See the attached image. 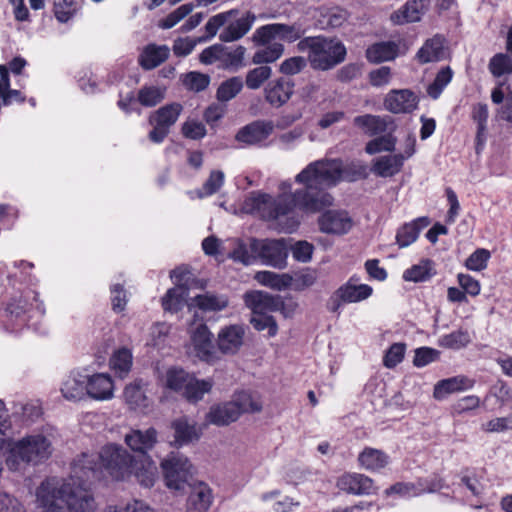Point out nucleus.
Wrapping results in <instances>:
<instances>
[{"instance_id": "nucleus-1", "label": "nucleus", "mask_w": 512, "mask_h": 512, "mask_svg": "<svg viewBox=\"0 0 512 512\" xmlns=\"http://www.w3.org/2000/svg\"><path fill=\"white\" fill-rule=\"evenodd\" d=\"M104 472L115 480L134 475L147 488L154 485L158 475L146 450H87L72 463L68 479L47 478L39 485V512H96L91 485L104 478Z\"/></svg>"}, {"instance_id": "nucleus-2", "label": "nucleus", "mask_w": 512, "mask_h": 512, "mask_svg": "<svg viewBox=\"0 0 512 512\" xmlns=\"http://www.w3.org/2000/svg\"><path fill=\"white\" fill-rule=\"evenodd\" d=\"M365 176L366 166L358 160L343 162L341 159L322 158L310 162L296 174L295 182L302 188L292 191V182L282 181L278 185L277 197L252 193L245 199L243 209L264 220L276 221L280 231L292 233L299 226L296 209L308 214L318 213L334 203V197L325 189Z\"/></svg>"}, {"instance_id": "nucleus-3", "label": "nucleus", "mask_w": 512, "mask_h": 512, "mask_svg": "<svg viewBox=\"0 0 512 512\" xmlns=\"http://www.w3.org/2000/svg\"><path fill=\"white\" fill-rule=\"evenodd\" d=\"M60 435L50 426L20 435L11 426L5 403L0 400V448H50L59 445Z\"/></svg>"}, {"instance_id": "nucleus-4", "label": "nucleus", "mask_w": 512, "mask_h": 512, "mask_svg": "<svg viewBox=\"0 0 512 512\" xmlns=\"http://www.w3.org/2000/svg\"><path fill=\"white\" fill-rule=\"evenodd\" d=\"M299 52H307L312 67L326 71L345 60L347 51L344 44L336 38L324 36L304 37L297 43Z\"/></svg>"}, {"instance_id": "nucleus-5", "label": "nucleus", "mask_w": 512, "mask_h": 512, "mask_svg": "<svg viewBox=\"0 0 512 512\" xmlns=\"http://www.w3.org/2000/svg\"><path fill=\"white\" fill-rule=\"evenodd\" d=\"M256 15L252 11L240 12L231 9L212 16L205 24L208 38H214L221 27L219 39L222 42H235L243 38L253 27Z\"/></svg>"}, {"instance_id": "nucleus-6", "label": "nucleus", "mask_w": 512, "mask_h": 512, "mask_svg": "<svg viewBox=\"0 0 512 512\" xmlns=\"http://www.w3.org/2000/svg\"><path fill=\"white\" fill-rule=\"evenodd\" d=\"M45 313L44 304L38 300V293L27 289L11 298L5 310V328L17 332L28 325L33 318H39Z\"/></svg>"}, {"instance_id": "nucleus-7", "label": "nucleus", "mask_w": 512, "mask_h": 512, "mask_svg": "<svg viewBox=\"0 0 512 512\" xmlns=\"http://www.w3.org/2000/svg\"><path fill=\"white\" fill-rule=\"evenodd\" d=\"M261 403L246 391L235 393L230 401L219 403L210 407L206 414V421L216 426L229 425L235 422L243 413L258 412Z\"/></svg>"}, {"instance_id": "nucleus-8", "label": "nucleus", "mask_w": 512, "mask_h": 512, "mask_svg": "<svg viewBox=\"0 0 512 512\" xmlns=\"http://www.w3.org/2000/svg\"><path fill=\"white\" fill-rule=\"evenodd\" d=\"M174 287L167 290L161 298L162 308L166 312L177 313L185 306L189 309L193 308V298L189 302V289L191 286L192 275L182 267L176 268L170 273Z\"/></svg>"}, {"instance_id": "nucleus-9", "label": "nucleus", "mask_w": 512, "mask_h": 512, "mask_svg": "<svg viewBox=\"0 0 512 512\" xmlns=\"http://www.w3.org/2000/svg\"><path fill=\"white\" fill-rule=\"evenodd\" d=\"M250 249L256 253L257 260L262 264L275 269H285L289 255V244L281 239H256L250 240Z\"/></svg>"}, {"instance_id": "nucleus-10", "label": "nucleus", "mask_w": 512, "mask_h": 512, "mask_svg": "<svg viewBox=\"0 0 512 512\" xmlns=\"http://www.w3.org/2000/svg\"><path fill=\"white\" fill-rule=\"evenodd\" d=\"M245 53L246 48L241 45L214 44L200 53L199 61L205 65L217 63L223 69L237 71L244 66Z\"/></svg>"}, {"instance_id": "nucleus-11", "label": "nucleus", "mask_w": 512, "mask_h": 512, "mask_svg": "<svg viewBox=\"0 0 512 512\" xmlns=\"http://www.w3.org/2000/svg\"><path fill=\"white\" fill-rule=\"evenodd\" d=\"M161 468L167 487L174 490L184 489L185 484L189 483L194 473V467L188 458L178 451H171L162 460Z\"/></svg>"}, {"instance_id": "nucleus-12", "label": "nucleus", "mask_w": 512, "mask_h": 512, "mask_svg": "<svg viewBox=\"0 0 512 512\" xmlns=\"http://www.w3.org/2000/svg\"><path fill=\"white\" fill-rule=\"evenodd\" d=\"M306 29L300 22L293 24L272 23L263 25L255 30L252 40L256 45H265L276 39L287 43L302 40Z\"/></svg>"}, {"instance_id": "nucleus-13", "label": "nucleus", "mask_w": 512, "mask_h": 512, "mask_svg": "<svg viewBox=\"0 0 512 512\" xmlns=\"http://www.w3.org/2000/svg\"><path fill=\"white\" fill-rule=\"evenodd\" d=\"M188 353L207 363H215L218 351L213 343V334L206 324L200 323L190 328Z\"/></svg>"}, {"instance_id": "nucleus-14", "label": "nucleus", "mask_w": 512, "mask_h": 512, "mask_svg": "<svg viewBox=\"0 0 512 512\" xmlns=\"http://www.w3.org/2000/svg\"><path fill=\"white\" fill-rule=\"evenodd\" d=\"M183 107L179 103H171L162 106L149 117L153 129L149 132V140L153 143H162L169 134L170 128L181 115Z\"/></svg>"}, {"instance_id": "nucleus-15", "label": "nucleus", "mask_w": 512, "mask_h": 512, "mask_svg": "<svg viewBox=\"0 0 512 512\" xmlns=\"http://www.w3.org/2000/svg\"><path fill=\"white\" fill-rule=\"evenodd\" d=\"M373 294V288L368 284L358 283L353 276L342 284L330 298V310L337 312L343 304L362 302Z\"/></svg>"}, {"instance_id": "nucleus-16", "label": "nucleus", "mask_w": 512, "mask_h": 512, "mask_svg": "<svg viewBox=\"0 0 512 512\" xmlns=\"http://www.w3.org/2000/svg\"><path fill=\"white\" fill-rule=\"evenodd\" d=\"M321 232L333 235L348 233L353 227V220L345 210H327L318 218Z\"/></svg>"}, {"instance_id": "nucleus-17", "label": "nucleus", "mask_w": 512, "mask_h": 512, "mask_svg": "<svg viewBox=\"0 0 512 512\" xmlns=\"http://www.w3.org/2000/svg\"><path fill=\"white\" fill-rule=\"evenodd\" d=\"M50 455V450H8L5 461L11 471H22L44 462Z\"/></svg>"}, {"instance_id": "nucleus-18", "label": "nucleus", "mask_w": 512, "mask_h": 512, "mask_svg": "<svg viewBox=\"0 0 512 512\" xmlns=\"http://www.w3.org/2000/svg\"><path fill=\"white\" fill-rule=\"evenodd\" d=\"M173 431L171 444L178 446H189L195 444L201 436V429L197 423L188 416H180L170 424Z\"/></svg>"}, {"instance_id": "nucleus-19", "label": "nucleus", "mask_w": 512, "mask_h": 512, "mask_svg": "<svg viewBox=\"0 0 512 512\" xmlns=\"http://www.w3.org/2000/svg\"><path fill=\"white\" fill-rule=\"evenodd\" d=\"M418 103V96L409 89L391 90L384 99L385 109L394 114L411 113Z\"/></svg>"}, {"instance_id": "nucleus-20", "label": "nucleus", "mask_w": 512, "mask_h": 512, "mask_svg": "<svg viewBox=\"0 0 512 512\" xmlns=\"http://www.w3.org/2000/svg\"><path fill=\"white\" fill-rule=\"evenodd\" d=\"M295 83L286 77H278L264 88V98L272 107L279 108L285 105L294 93Z\"/></svg>"}, {"instance_id": "nucleus-21", "label": "nucleus", "mask_w": 512, "mask_h": 512, "mask_svg": "<svg viewBox=\"0 0 512 512\" xmlns=\"http://www.w3.org/2000/svg\"><path fill=\"white\" fill-rule=\"evenodd\" d=\"M123 399L130 409L144 412L152 405L148 395V383L142 379H135L127 384L123 390Z\"/></svg>"}, {"instance_id": "nucleus-22", "label": "nucleus", "mask_w": 512, "mask_h": 512, "mask_svg": "<svg viewBox=\"0 0 512 512\" xmlns=\"http://www.w3.org/2000/svg\"><path fill=\"white\" fill-rule=\"evenodd\" d=\"M273 130L274 125L271 121H255L240 129L236 139L246 145L264 146Z\"/></svg>"}, {"instance_id": "nucleus-23", "label": "nucleus", "mask_w": 512, "mask_h": 512, "mask_svg": "<svg viewBox=\"0 0 512 512\" xmlns=\"http://www.w3.org/2000/svg\"><path fill=\"white\" fill-rule=\"evenodd\" d=\"M114 381L108 373L87 375L86 395L97 401H107L114 397Z\"/></svg>"}, {"instance_id": "nucleus-24", "label": "nucleus", "mask_w": 512, "mask_h": 512, "mask_svg": "<svg viewBox=\"0 0 512 512\" xmlns=\"http://www.w3.org/2000/svg\"><path fill=\"white\" fill-rule=\"evenodd\" d=\"M244 335L245 330L242 325L233 324L222 327L217 335V350L223 354L237 353L243 345Z\"/></svg>"}, {"instance_id": "nucleus-25", "label": "nucleus", "mask_w": 512, "mask_h": 512, "mask_svg": "<svg viewBox=\"0 0 512 512\" xmlns=\"http://www.w3.org/2000/svg\"><path fill=\"white\" fill-rule=\"evenodd\" d=\"M337 486L342 491L354 495H370L377 492L373 479L361 473H345L338 479Z\"/></svg>"}, {"instance_id": "nucleus-26", "label": "nucleus", "mask_w": 512, "mask_h": 512, "mask_svg": "<svg viewBox=\"0 0 512 512\" xmlns=\"http://www.w3.org/2000/svg\"><path fill=\"white\" fill-rule=\"evenodd\" d=\"M87 375L80 371H71L61 384V394L68 401L82 400L86 395Z\"/></svg>"}, {"instance_id": "nucleus-27", "label": "nucleus", "mask_w": 512, "mask_h": 512, "mask_svg": "<svg viewBox=\"0 0 512 512\" xmlns=\"http://www.w3.org/2000/svg\"><path fill=\"white\" fill-rule=\"evenodd\" d=\"M430 0H411L408 1L401 9L394 12L390 19L396 25H402L410 22H417L422 15L428 10Z\"/></svg>"}, {"instance_id": "nucleus-28", "label": "nucleus", "mask_w": 512, "mask_h": 512, "mask_svg": "<svg viewBox=\"0 0 512 512\" xmlns=\"http://www.w3.org/2000/svg\"><path fill=\"white\" fill-rule=\"evenodd\" d=\"M474 385L475 380L463 375L443 379L434 386L433 396L441 400L449 394L472 389Z\"/></svg>"}, {"instance_id": "nucleus-29", "label": "nucleus", "mask_w": 512, "mask_h": 512, "mask_svg": "<svg viewBox=\"0 0 512 512\" xmlns=\"http://www.w3.org/2000/svg\"><path fill=\"white\" fill-rule=\"evenodd\" d=\"M245 305L253 312V315L275 311L278 302L272 295L263 291H248L244 294Z\"/></svg>"}, {"instance_id": "nucleus-30", "label": "nucleus", "mask_w": 512, "mask_h": 512, "mask_svg": "<svg viewBox=\"0 0 512 512\" xmlns=\"http://www.w3.org/2000/svg\"><path fill=\"white\" fill-rule=\"evenodd\" d=\"M214 386L212 378H198L195 374H191L183 395V398L189 403H198L209 394Z\"/></svg>"}, {"instance_id": "nucleus-31", "label": "nucleus", "mask_w": 512, "mask_h": 512, "mask_svg": "<svg viewBox=\"0 0 512 512\" xmlns=\"http://www.w3.org/2000/svg\"><path fill=\"white\" fill-rule=\"evenodd\" d=\"M212 503L211 489L207 484L199 482L195 485L187 499V512H207Z\"/></svg>"}, {"instance_id": "nucleus-32", "label": "nucleus", "mask_w": 512, "mask_h": 512, "mask_svg": "<svg viewBox=\"0 0 512 512\" xmlns=\"http://www.w3.org/2000/svg\"><path fill=\"white\" fill-rule=\"evenodd\" d=\"M429 225L427 217H419L401 226L396 234V243L400 248L413 244L419 237L420 232Z\"/></svg>"}, {"instance_id": "nucleus-33", "label": "nucleus", "mask_w": 512, "mask_h": 512, "mask_svg": "<svg viewBox=\"0 0 512 512\" xmlns=\"http://www.w3.org/2000/svg\"><path fill=\"white\" fill-rule=\"evenodd\" d=\"M123 437L128 448H152L158 443V432L153 427L145 430L131 429Z\"/></svg>"}, {"instance_id": "nucleus-34", "label": "nucleus", "mask_w": 512, "mask_h": 512, "mask_svg": "<svg viewBox=\"0 0 512 512\" xmlns=\"http://www.w3.org/2000/svg\"><path fill=\"white\" fill-rule=\"evenodd\" d=\"M170 49L166 45H147L139 56V63L145 70H151L163 63L169 56Z\"/></svg>"}, {"instance_id": "nucleus-35", "label": "nucleus", "mask_w": 512, "mask_h": 512, "mask_svg": "<svg viewBox=\"0 0 512 512\" xmlns=\"http://www.w3.org/2000/svg\"><path fill=\"white\" fill-rule=\"evenodd\" d=\"M228 304V297L223 294L205 292L193 297V307H197L203 312H219L224 310Z\"/></svg>"}, {"instance_id": "nucleus-36", "label": "nucleus", "mask_w": 512, "mask_h": 512, "mask_svg": "<svg viewBox=\"0 0 512 512\" xmlns=\"http://www.w3.org/2000/svg\"><path fill=\"white\" fill-rule=\"evenodd\" d=\"M404 162L398 154L381 156L373 161L372 172L380 177H392L401 171Z\"/></svg>"}, {"instance_id": "nucleus-37", "label": "nucleus", "mask_w": 512, "mask_h": 512, "mask_svg": "<svg viewBox=\"0 0 512 512\" xmlns=\"http://www.w3.org/2000/svg\"><path fill=\"white\" fill-rule=\"evenodd\" d=\"M191 374L192 373L187 372L183 368L170 367L163 375L162 382L165 388L178 393L183 397Z\"/></svg>"}, {"instance_id": "nucleus-38", "label": "nucleus", "mask_w": 512, "mask_h": 512, "mask_svg": "<svg viewBox=\"0 0 512 512\" xmlns=\"http://www.w3.org/2000/svg\"><path fill=\"white\" fill-rule=\"evenodd\" d=\"M444 56V38L439 35L428 39L417 53V58L421 63L439 61Z\"/></svg>"}, {"instance_id": "nucleus-39", "label": "nucleus", "mask_w": 512, "mask_h": 512, "mask_svg": "<svg viewBox=\"0 0 512 512\" xmlns=\"http://www.w3.org/2000/svg\"><path fill=\"white\" fill-rule=\"evenodd\" d=\"M397 55L398 45L392 41L375 43L366 50V58L371 63L390 61Z\"/></svg>"}, {"instance_id": "nucleus-40", "label": "nucleus", "mask_w": 512, "mask_h": 512, "mask_svg": "<svg viewBox=\"0 0 512 512\" xmlns=\"http://www.w3.org/2000/svg\"><path fill=\"white\" fill-rule=\"evenodd\" d=\"M354 125L361 129L365 134L374 136L387 130V117L366 114L354 118Z\"/></svg>"}, {"instance_id": "nucleus-41", "label": "nucleus", "mask_w": 512, "mask_h": 512, "mask_svg": "<svg viewBox=\"0 0 512 512\" xmlns=\"http://www.w3.org/2000/svg\"><path fill=\"white\" fill-rule=\"evenodd\" d=\"M133 364V355L130 349L120 348L116 350L109 360L110 369L120 378L128 375Z\"/></svg>"}, {"instance_id": "nucleus-42", "label": "nucleus", "mask_w": 512, "mask_h": 512, "mask_svg": "<svg viewBox=\"0 0 512 512\" xmlns=\"http://www.w3.org/2000/svg\"><path fill=\"white\" fill-rule=\"evenodd\" d=\"M264 48L258 49L252 56V63L255 65H267L280 59L285 47L280 42H270L264 45Z\"/></svg>"}, {"instance_id": "nucleus-43", "label": "nucleus", "mask_w": 512, "mask_h": 512, "mask_svg": "<svg viewBox=\"0 0 512 512\" xmlns=\"http://www.w3.org/2000/svg\"><path fill=\"white\" fill-rule=\"evenodd\" d=\"M358 462L362 468L375 472L387 466L389 457L382 450H362Z\"/></svg>"}, {"instance_id": "nucleus-44", "label": "nucleus", "mask_w": 512, "mask_h": 512, "mask_svg": "<svg viewBox=\"0 0 512 512\" xmlns=\"http://www.w3.org/2000/svg\"><path fill=\"white\" fill-rule=\"evenodd\" d=\"M254 279L263 286L282 291L290 287L291 275L287 273L278 274L272 271H259L255 274Z\"/></svg>"}, {"instance_id": "nucleus-45", "label": "nucleus", "mask_w": 512, "mask_h": 512, "mask_svg": "<svg viewBox=\"0 0 512 512\" xmlns=\"http://www.w3.org/2000/svg\"><path fill=\"white\" fill-rule=\"evenodd\" d=\"M170 330L171 326L165 322L153 324L149 328L146 345L156 349H163L168 343Z\"/></svg>"}, {"instance_id": "nucleus-46", "label": "nucleus", "mask_w": 512, "mask_h": 512, "mask_svg": "<svg viewBox=\"0 0 512 512\" xmlns=\"http://www.w3.org/2000/svg\"><path fill=\"white\" fill-rule=\"evenodd\" d=\"M272 76V68L268 65H258L250 69L245 76V85L250 90H257Z\"/></svg>"}, {"instance_id": "nucleus-47", "label": "nucleus", "mask_w": 512, "mask_h": 512, "mask_svg": "<svg viewBox=\"0 0 512 512\" xmlns=\"http://www.w3.org/2000/svg\"><path fill=\"white\" fill-rule=\"evenodd\" d=\"M243 85V80L239 76L231 77L219 85L216 97L220 102H228L241 92Z\"/></svg>"}, {"instance_id": "nucleus-48", "label": "nucleus", "mask_w": 512, "mask_h": 512, "mask_svg": "<svg viewBox=\"0 0 512 512\" xmlns=\"http://www.w3.org/2000/svg\"><path fill=\"white\" fill-rule=\"evenodd\" d=\"M166 88L161 86H143L137 94L138 102L145 107H153L165 98Z\"/></svg>"}, {"instance_id": "nucleus-49", "label": "nucleus", "mask_w": 512, "mask_h": 512, "mask_svg": "<svg viewBox=\"0 0 512 512\" xmlns=\"http://www.w3.org/2000/svg\"><path fill=\"white\" fill-rule=\"evenodd\" d=\"M224 184V173L220 170H214L209 178L203 184L201 189L190 192L191 198H204L215 194Z\"/></svg>"}, {"instance_id": "nucleus-50", "label": "nucleus", "mask_w": 512, "mask_h": 512, "mask_svg": "<svg viewBox=\"0 0 512 512\" xmlns=\"http://www.w3.org/2000/svg\"><path fill=\"white\" fill-rule=\"evenodd\" d=\"M308 61L303 56H292L284 59L278 66V72L283 76H295L304 71L308 65Z\"/></svg>"}, {"instance_id": "nucleus-51", "label": "nucleus", "mask_w": 512, "mask_h": 512, "mask_svg": "<svg viewBox=\"0 0 512 512\" xmlns=\"http://www.w3.org/2000/svg\"><path fill=\"white\" fill-rule=\"evenodd\" d=\"M453 72L450 67L442 68L436 75L434 81L428 86L427 94L437 99L441 95L444 88L451 82Z\"/></svg>"}, {"instance_id": "nucleus-52", "label": "nucleus", "mask_w": 512, "mask_h": 512, "mask_svg": "<svg viewBox=\"0 0 512 512\" xmlns=\"http://www.w3.org/2000/svg\"><path fill=\"white\" fill-rule=\"evenodd\" d=\"M211 39L212 38H208L207 33L206 36L198 38L180 37L174 41L172 50L176 56L185 57L194 50L197 44L206 42Z\"/></svg>"}, {"instance_id": "nucleus-53", "label": "nucleus", "mask_w": 512, "mask_h": 512, "mask_svg": "<svg viewBox=\"0 0 512 512\" xmlns=\"http://www.w3.org/2000/svg\"><path fill=\"white\" fill-rule=\"evenodd\" d=\"M318 279L317 272L313 269L307 268L294 276L291 275L290 287L296 291H303L313 286Z\"/></svg>"}, {"instance_id": "nucleus-54", "label": "nucleus", "mask_w": 512, "mask_h": 512, "mask_svg": "<svg viewBox=\"0 0 512 512\" xmlns=\"http://www.w3.org/2000/svg\"><path fill=\"white\" fill-rule=\"evenodd\" d=\"M432 276V267L430 261H422L417 265L412 266L403 273V278L406 281L422 282Z\"/></svg>"}, {"instance_id": "nucleus-55", "label": "nucleus", "mask_w": 512, "mask_h": 512, "mask_svg": "<svg viewBox=\"0 0 512 512\" xmlns=\"http://www.w3.org/2000/svg\"><path fill=\"white\" fill-rule=\"evenodd\" d=\"M396 139L390 135H384L376 137L370 140L365 147V151L370 154H376L380 152H391L395 149Z\"/></svg>"}, {"instance_id": "nucleus-56", "label": "nucleus", "mask_w": 512, "mask_h": 512, "mask_svg": "<svg viewBox=\"0 0 512 512\" xmlns=\"http://www.w3.org/2000/svg\"><path fill=\"white\" fill-rule=\"evenodd\" d=\"M470 342V336L468 332L457 330L450 334H446L440 337L439 345L449 349H461Z\"/></svg>"}, {"instance_id": "nucleus-57", "label": "nucleus", "mask_w": 512, "mask_h": 512, "mask_svg": "<svg viewBox=\"0 0 512 512\" xmlns=\"http://www.w3.org/2000/svg\"><path fill=\"white\" fill-rule=\"evenodd\" d=\"M54 14L59 22H68L77 12L78 4L75 0H53Z\"/></svg>"}, {"instance_id": "nucleus-58", "label": "nucleus", "mask_w": 512, "mask_h": 512, "mask_svg": "<svg viewBox=\"0 0 512 512\" xmlns=\"http://www.w3.org/2000/svg\"><path fill=\"white\" fill-rule=\"evenodd\" d=\"M194 8L195 5L192 3H186L179 6L174 11L169 13L164 19H162L159 23V26L162 29H170L174 27L186 16H188L193 11Z\"/></svg>"}, {"instance_id": "nucleus-59", "label": "nucleus", "mask_w": 512, "mask_h": 512, "mask_svg": "<svg viewBox=\"0 0 512 512\" xmlns=\"http://www.w3.org/2000/svg\"><path fill=\"white\" fill-rule=\"evenodd\" d=\"M229 257L246 266L253 264L257 260L256 253L251 251L250 245L247 246L240 240L235 241V248L229 253Z\"/></svg>"}, {"instance_id": "nucleus-60", "label": "nucleus", "mask_w": 512, "mask_h": 512, "mask_svg": "<svg viewBox=\"0 0 512 512\" xmlns=\"http://www.w3.org/2000/svg\"><path fill=\"white\" fill-rule=\"evenodd\" d=\"M489 70L495 77L512 73V60L508 55L496 54L489 62Z\"/></svg>"}, {"instance_id": "nucleus-61", "label": "nucleus", "mask_w": 512, "mask_h": 512, "mask_svg": "<svg viewBox=\"0 0 512 512\" xmlns=\"http://www.w3.org/2000/svg\"><path fill=\"white\" fill-rule=\"evenodd\" d=\"M250 322L258 331L267 330L269 337H274L278 333V325L275 319L268 315V313L253 315Z\"/></svg>"}, {"instance_id": "nucleus-62", "label": "nucleus", "mask_w": 512, "mask_h": 512, "mask_svg": "<svg viewBox=\"0 0 512 512\" xmlns=\"http://www.w3.org/2000/svg\"><path fill=\"white\" fill-rule=\"evenodd\" d=\"M210 83V77L200 72H189L183 78L184 86L192 91L200 92L205 90Z\"/></svg>"}, {"instance_id": "nucleus-63", "label": "nucleus", "mask_w": 512, "mask_h": 512, "mask_svg": "<svg viewBox=\"0 0 512 512\" xmlns=\"http://www.w3.org/2000/svg\"><path fill=\"white\" fill-rule=\"evenodd\" d=\"M491 254L487 249L479 248L475 250L465 262V266L471 271H481L487 267Z\"/></svg>"}, {"instance_id": "nucleus-64", "label": "nucleus", "mask_w": 512, "mask_h": 512, "mask_svg": "<svg viewBox=\"0 0 512 512\" xmlns=\"http://www.w3.org/2000/svg\"><path fill=\"white\" fill-rule=\"evenodd\" d=\"M110 301L112 310L115 313L125 310L128 303V294L121 284H113L110 287Z\"/></svg>"}]
</instances>
